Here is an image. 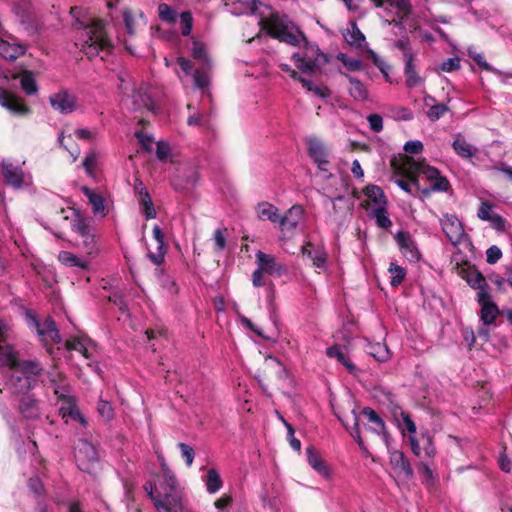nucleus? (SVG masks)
I'll use <instances>...</instances> for the list:
<instances>
[{"label": "nucleus", "mask_w": 512, "mask_h": 512, "mask_svg": "<svg viewBox=\"0 0 512 512\" xmlns=\"http://www.w3.org/2000/svg\"><path fill=\"white\" fill-rule=\"evenodd\" d=\"M203 481L205 483L206 490L209 494L217 493L223 486L222 479L218 471L214 468H211L207 471V474L204 476Z\"/></svg>", "instance_id": "obj_38"}, {"label": "nucleus", "mask_w": 512, "mask_h": 512, "mask_svg": "<svg viewBox=\"0 0 512 512\" xmlns=\"http://www.w3.org/2000/svg\"><path fill=\"white\" fill-rule=\"evenodd\" d=\"M481 305L480 319L485 326L492 325L499 315L498 306L490 300V297L477 298Z\"/></svg>", "instance_id": "obj_23"}, {"label": "nucleus", "mask_w": 512, "mask_h": 512, "mask_svg": "<svg viewBox=\"0 0 512 512\" xmlns=\"http://www.w3.org/2000/svg\"><path fill=\"white\" fill-rule=\"evenodd\" d=\"M493 205L489 201H481L477 211V217L482 221L490 220L491 216H493Z\"/></svg>", "instance_id": "obj_57"}, {"label": "nucleus", "mask_w": 512, "mask_h": 512, "mask_svg": "<svg viewBox=\"0 0 512 512\" xmlns=\"http://www.w3.org/2000/svg\"><path fill=\"white\" fill-rule=\"evenodd\" d=\"M442 231L452 245L456 246L467 237L462 222L455 214H444L440 219Z\"/></svg>", "instance_id": "obj_8"}, {"label": "nucleus", "mask_w": 512, "mask_h": 512, "mask_svg": "<svg viewBox=\"0 0 512 512\" xmlns=\"http://www.w3.org/2000/svg\"><path fill=\"white\" fill-rule=\"evenodd\" d=\"M232 501L233 499L231 495L223 494L214 502V506L219 512H228L227 508L231 506Z\"/></svg>", "instance_id": "obj_64"}, {"label": "nucleus", "mask_w": 512, "mask_h": 512, "mask_svg": "<svg viewBox=\"0 0 512 512\" xmlns=\"http://www.w3.org/2000/svg\"><path fill=\"white\" fill-rule=\"evenodd\" d=\"M395 240L399 246L401 253L411 262L420 259V252L416 247L414 240L409 233L400 231L395 235Z\"/></svg>", "instance_id": "obj_15"}, {"label": "nucleus", "mask_w": 512, "mask_h": 512, "mask_svg": "<svg viewBox=\"0 0 512 512\" xmlns=\"http://www.w3.org/2000/svg\"><path fill=\"white\" fill-rule=\"evenodd\" d=\"M18 409L25 419H36L40 415L39 402L30 394L21 397Z\"/></svg>", "instance_id": "obj_21"}, {"label": "nucleus", "mask_w": 512, "mask_h": 512, "mask_svg": "<svg viewBox=\"0 0 512 512\" xmlns=\"http://www.w3.org/2000/svg\"><path fill=\"white\" fill-rule=\"evenodd\" d=\"M81 190L92 205L93 213L105 216L107 214V209L104 197L86 186H83Z\"/></svg>", "instance_id": "obj_29"}, {"label": "nucleus", "mask_w": 512, "mask_h": 512, "mask_svg": "<svg viewBox=\"0 0 512 512\" xmlns=\"http://www.w3.org/2000/svg\"><path fill=\"white\" fill-rule=\"evenodd\" d=\"M37 335L40 337V340L43 343H47V341H51L52 343L59 344L62 341L60 332L56 326L55 321L48 317L41 324L40 329L37 332Z\"/></svg>", "instance_id": "obj_20"}, {"label": "nucleus", "mask_w": 512, "mask_h": 512, "mask_svg": "<svg viewBox=\"0 0 512 512\" xmlns=\"http://www.w3.org/2000/svg\"><path fill=\"white\" fill-rule=\"evenodd\" d=\"M337 58L349 71H359L363 68L361 60L357 58L349 57L344 53H339Z\"/></svg>", "instance_id": "obj_51"}, {"label": "nucleus", "mask_w": 512, "mask_h": 512, "mask_svg": "<svg viewBox=\"0 0 512 512\" xmlns=\"http://www.w3.org/2000/svg\"><path fill=\"white\" fill-rule=\"evenodd\" d=\"M52 108L61 114H70L76 110L77 97L68 90H61L49 97Z\"/></svg>", "instance_id": "obj_11"}, {"label": "nucleus", "mask_w": 512, "mask_h": 512, "mask_svg": "<svg viewBox=\"0 0 512 512\" xmlns=\"http://www.w3.org/2000/svg\"><path fill=\"white\" fill-rule=\"evenodd\" d=\"M161 467L163 473L158 484L146 482L143 488L158 512H183L177 479L165 462Z\"/></svg>", "instance_id": "obj_3"}, {"label": "nucleus", "mask_w": 512, "mask_h": 512, "mask_svg": "<svg viewBox=\"0 0 512 512\" xmlns=\"http://www.w3.org/2000/svg\"><path fill=\"white\" fill-rule=\"evenodd\" d=\"M390 462L395 469L404 473L405 476L410 477L413 475L411 465L402 452L397 450L391 452Z\"/></svg>", "instance_id": "obj_35"}, {"label": "nucleus", "mask_w": 512, "mask_h": 512, "mask_svg": "<svg viewBox=\"0 0 512 512\" xmlns=\"http://www.w3.org/2000/svg\"><path fill=\"white\" fill-rule=\"evenodd\" d=\"M369 354L379 362H384L389 358V350L387 346L381 343L371 346Z\"/></svg>", "instance_id": "obj_52"}, {"label": "nucleus", "mask_w": 512, "mask_h": 512, "mask_svg": "<svg viewBox=\"0 0 512 512\" xmlns=\"http://www.w3.org/2000/svg\"><path fill=\"white\" fill-rule=\"evenodd\" d=\"M270 34L281 42L299 46L305 40L304 34L287 18L275 16L271 19Z\"/></svg>", "instance_id": "obj_5"}, {"label": "nucleus", "mask_w": 512, "mask_h": 512, "mask_svg": "<svg viewBox=\"0 0 512 512\" xmlns=\"http://www.w3.org/2000/svg\"><path fill=\"white\" fill-rule=\"evenodd\" d=\"M159 18L166 23H174L177 20V12L168 4L161 3L158 6Z\"/></svg>", "instance_id": "obj_49"}, {"label": "nucleus", "mask_w": 512, "mask_h": 512, "mask_svg": "<svg viewBox=\"0 0 512 512\" xmlns=\"http://www.w3.org/2000/svg\"><path fill=\"white\" fill-rule=\"evenodd\" d=\"M302 254L310 258L316 267H325L326 253L322 248H313L311 243H307L302 247Z\"/></svg>", "instance_id": "obj_32"}, {"label": "nucleus", "mask_w": 512, "mask_h": 512, "mask_svg": "<svg viewBox=\"0 0 512 512\" xmlns=\"http://www.w3.org/2000/svg\"><path fill=\"white\" fill-rule=\"evenodd\" d=\"M26 48L21 43L15 41L11 35L6 36L2 33L0 36V56L6 60L13 61L24 55Z\"/></svg>", "instance_id": "obj_13"}, {"label": "nucleus", "mask_w": 512, "mask_h": 512, "mask_svg": "<svg viewBox=\"0 0 512 512\" xmlns=\"http://www.w3.org/2000/svg\"><path fill=\"white\" fill-rule=\"evenodd\" d=\"M365 196L377 206H386L387 200L383 190L377 185H368L364 189Z\"/></svg>", "instance_id": "obj_42"}, {"label": "nucleus", "mask_w": 512, "mask_h": 512, "mask_svg": "<svg viewBox=\"0 0 512 512\" xmlns=\"http://www.w3.org/2000/svg\"><path fill=\"white\" fill-rule=\"evenodd\" d=\"M71 402H73V399ZM60 413L64 418L69 417L72 420L79 421L83 426L87 424L84 416L79 412L75 405H72V403H70L68 407H61Z\"/></svg>", "instance_id": "obj_47"}, {"label": "nucleus", "mask_w": 512, "mask_h": 512, "mask_svg": "<svg viewBox=\"0 0 512 512\" xmlns=\"http://www.w3.org/2000/svg\"><path fill=\"white\" fill-rule=\"evenodd\" d=\"M97 411L101 417L109 421L114 416V409L110 402L100 399L97 404Z\"/></svg>", "instance_id": "obj_54"}, {"label": "nucleus", "mask_w": 512, "mask_h": 512, "mask_svg": "<svg viewBox=\"0 0 512 512\" xmlns=\"http://www.w3.org/2000/svg\"><path fill=\"white\" fill-rule=\"evenodd\" d=\"M192 55L194 59L200 61L203 64V66L207 68L210 66L209 58L207 56L205 47L202 43L196 41L193 42Z\"/></svg>", "instance_id": "obj_50"}, {"label": "nucleus", "mask_w": 512, "mask_h": 512, "mask_svg": "<svg viewBox=\"0 0 512 512\" xmlns=\"http://www.w3.org/2000/svg\"><path fill=\"white\" fill-rule=\"evenodd\" d=\"M0 105L15 115H26L30 109L19 98L0 87Z\"/></svg>", "instance_id": "obj_16"}, {"label": "nucleus", "mask_w": 512, "mask_h": 512, "mask_svg": "<svg viewBox=\"0 0 512 512\" xmlns=\"http://www.w3.org/2000/svg\"><path fill=\"white\" fill-rule=\"evenodd\" d=\"M452 147L458 156L466 159L472 158L477 150L461 134L456 136Z\"/></svg>", "instance_id": "obj_33"}, {"label": "nucleus", "mask_w": 512, "mask_h": 512, "mask_svg": "<svg viewBox=\"0 0 512 512\" xmlns=\"http://www.w3.org/2000/svg\"><path fill=\"white\" fill-rule=\"evenodd\" d=\"M307 461L309 465L317 471L321 476L327 478L329 476V469L321 460V458L314 452L312 446L307 447Z\"/></svg>", "instance_id": "obj_39"}, {"label": "nucleus", "mask_w": 512, "mask_h": 512, "mask_svg": "<svg viewBox=\"0 0 512 512\" xmlns=\"http://www.w3.org/2000/svg\"><path fill=\"white\" fill-rule=\"evenodd\" d=\"M469 56L481 67L483 70L489 72L499 73L498 70L493 68L484 58V55L481 53H476L471 50L468 51Z\"/></svg>", "instance_id": "obj_58"}, {"label": "nucleus", "mask_w": 512, "mask_h": 512, "mask_svg": "<svg viewBox=\"0 0 512 512\" xmlns=\"http://www.w3.org/2000/svg\"><path fill=\"white\" fill-rule=\"evenodd\" d=\"M261 2L259 0H226V6L234 15H253L257 12Z\"/></svg>", "instance_id": "obj_18"}, {"label": "nucleus", "mask_w": 512, "mask_h": 512, "mask_svg": "<svg viewBox=\"0 0 512 512\" xmlns=\"http://www.w3.org/2000/svg\"><path fill=\"white\" fill-rule=\"evenodd\" d=\"M2 174L5 182L15 189L30 184V176L23 169L9 160L2 162Z\"/></svg>", "instance_id": "obj_9"}, {"label": "nucleus", "mask_w": 512, "mask_h": 512, "mask_svg": "<svg viewBox=\"0 0 512 512\" xmlns=\"http://www.w3.org/2000/svg\"><path fill=\"white\" fill-rule=\"evenodd\" d=\"M257 214L261 220H269L277 223L279 220L278 208L268 202H261L257 205Z\"/></svg>", "instance_id": "obj_40"}, {"label": "nucleus", "mask_w": 512, "mask_h": 512, "mask_svg": "<svg viewBox=\"0 0 512 512\" xmlns=\"http://www.w3.org/2000/svg\"><path fill=\"white\" fill-rule=\"evenodd\" d=\"M194 84L199 89H205L209 85V76L205 70L197 69L193 75Z\"/></svg>", "instance_id": "obj_59"}, {"label": "nucleus", "mask_w": 512, "mask_h": 512, "mask_svg": "<svg viewBox=\"0 0 512 512\" xmlns=\"http://www.w3.org/2000/svg\"><path fill=\"white\" fill-rule=\"evenodd\" d=\"M308 154L317 164L319 170L327 173L329 165V153L326 146L316 137L307 140Z\"/></svg>", "instance_id": "obj_12"}, {"label": "nucleus", "mask_w": 512, "mask_h": 512, "mask_svg": "<svg viewBox=\"0 0 512 512\" xmlns=\"http://www.w3.org/2000/svg\"><path fill=\"white\" fill-rule=\"evenodd\" d=\"M346 77L350 83V87H349L350 95L354 99L359 100V101L366 100L368 98V91H367L366 87L364 86V84L351 75H346Z\"/></svg>", "instance_id": "obj_41"}, {"label": "nucleus", "mask_w": 512, "mask_h": 512, "mask_svg": "<svg viewBox=\"0 0 512 512\" xmlns=\"http://www.w3.org/2000/svg\"><path fill=\"white\" fill-rule=\"evenodd\" d=\"M373 218L376 221L378 227L387 229L392 226V221L389 218L386 206L374 207L371 211Z\"/></svg>", "instance_id": "obj_43"}, {"label": "nucleus", "mask_w": 512, "mask_h": 512, "mask_svg": "<svg viewBox=\"0 0 512 512\" xmlns=\"http://www.w3.org/2000/svg\"><path fill=\"white\" fill-rule=\"evenodd\" d=\"M460 68V58L459 57H453L445 60L441 63L439 68L437 69V72H453Z\"/></svg>", "instance_id": "obj_60"}, {"label": "nucleus", "mask_w": 512, "mask_h": 512, "mask_svg": "<svg viewBox=\"0 0 512 512\" xmlns=\"http://www.w3.org/2000/svg\"><path fill=\"white\" fill-rule=\"evenodd\" d=\"M11 328L7 321L0 320V368H6L5 388L12 394H27L37 383L43 371L37 360H19L15 349L7 343Z\"/></svg>", "instance_id": "obj_1"}, {"label": "nucleus", "mask_w": 512, "mask_h": 512, "mask_svg": "<svg viewBox=\"0 0 512 512\" xmlns=\"http://www.w3.org/2000/svg\"><path fill=\"white\" fill-rule=\"evenodd\" d=\"M343 37L349 45H353L358 48L361 47L362 43L365 41L364 34L360 31L354 21L349 23V27L346 32L343 33Z\"/></svg>", "instance_id": "obj_36"}, {"label": "nucleus", "mask_w": 512, "mask_h": 512, "mask_svg": "<svg viewBox=\"0 0 512 512\" xmlns=\"http://www.w3.org/2000/svg\"><path fill=\"white\" fill-rule=\"evenodd\" d=\"M70 14L75 19L74 27L78 35L76 45L80 46L88 58L99 56L101 60H105L114 49L105 23L87 16L80 7L71 8Z\"/></svg>", "instance_id": "obj_2"}, {"label": "nucleus", "mask_w": 512, "mask_h": 512, "mask_svg": "<svg viewBox=\"0 0 512 512\" xmlns=\"http://www.w3.org/2000/svg\"><path fill=\"white\" fill-rule=\"evenodd\" d=\"M362 415L366 416L369 422H372L376 426L371 430L380 435L385 442L386 446L389 448L391 437L386 430V425L383 419L370 407H365L362 410Z\"/></svg>", "instance_id": "obj_19"}, {"label": "nucleus", "mask_w": 512, "mask_h": 512, "mask_svg": "<svg viewBox=\"0 0 512 512\" xmlns=\"http://www.w3.org/2000/svg\"><path fill=\"white\" fill-rule=\"evenodd\" d=\"M465 279L471 288L478 290L477 298L490 297L487 281L479 271H469Z\"/></svg>", "instance_id": "obj_24"}, {"label": "nucleus", "mask_w": 512, "mask_h": 512, "mask_svg": "<svg viewBox=\"0 0 512 512\" xmlns=\"http://www.w3.org/2000/svg\"><path fill=\"white\" fill-rule=\"evenodd\" d=\"M177 447L180 450L181 457L184 459L186 466L191 467L195 458L193 447L183 442L178 443Z\"/></svg>", "instance_id": "obj_53"}, {"label": "nucleus", "mask_w": 512, "mask_h": 512, "mask_svg": "<svg viewBox=\"0 0 512 512\" xmlns=\"http://www.w3.org/2000/svg\"><path fill=\"white\" fill-rule=\"evenodd\" d=\"M181 33L184 36H188L191 33L193 26V17L191 12L184 11L180 14Z\"/></svg>", "instance_id": "obj_55"}, {"label": "nucleus", "mask_w": 512, "mask_h": 512, "mask_svg": "<svg viewBox=\"0 0 512 512\" xmlns=\"http://www.w3.org/2000/svg\"><path fill=\"white\" fill-rule=\"evenodd\" d=\"M94 346V343L91 339L81 336V337H73L66 341L65 347L67 350H75L80 352L86 359H90L92 354L90 352V348Z\"/></svg>", "instance_id": "obj_27"}, {"label": "nucleus", "mask_w": 512, "mask_h": 512, "mask_svg": "<svg viewBox=\"0 0 512 512\" xmlns=\"http://www.w3.org/2000/svg\"><path fill=\"white\" fill-rule=\"evenodd\" d=\"M328 201L332 204L330 215L337 221L350 214L354 207L352 199L343 195L335 198L325 196L324 204L326 205Z\"/></svg>", "instance_id": "obj_14"}, {"label": "nucleus", "mask_w": 512, "mask_h": 512, "mask_svg": "<svg viewBox=\"0 0 512 512\" xmlns=\"http://www.w3.org/2000/svg\"><path fill=\"white\" fill-rule=\"evenodd\" d=\"M80 238L82 239L81 247L85 250L87 254H94L97 252L98 249L95 240V232L89 234L88 236H82Z\"/></svg>", "instance_id": "obj_56"}, {"label": "nucleus", "mask_w": 512, "mask_h": 512, "mask_svg": "<svg viewBox=\"0 0 512 512\" xmlns=\"http://www.w3.org/2000/svg\"><path fill=\"white\" fill-rule=\"evenodd\" d=\"M388 271L391 274L390 285L392 287L400 285L406 276V270L396 263H390Z\"/></svg>", "instance_id": "obj_45"}, {"label": "nucleus", "mask_w": 512, "mask_h": 512, "mask_svg": "<svg viewBox=\"0 0 512 512\" xmlns=\"http://www.w3.org/2000/svg\"><path fill=\"white\" fill-rule=\"evenodd\" d=\"M74 457L77 467L86 473L92 474L99 465L96 448L86 439H79L75 444Z\"/></svg>", "instance_id": "obj_7"}, {"label": "nucleus", "mask_w": 512, "mask_h": 512, "mask_svg": "<svg viewBox=\"0 0 512 512\" xmlns=\"http://www.w3.org/2000/svg\"><path fill=\"white\" fill-rule=\"evenodd\" d=\"M304 43V51L296 52L292 55L296 67L303 73L312 74L316 69L328 62L327 55L322 53L315 43H310L306 39Z\"/></svg>", "instance_id": "obj_4"}, {"label": "nucleus", "mask_w": 512, "mask_h": 512, "mask_svg": "<svg viewBox=\"0 0 512 512\" xmlns=\"http://www.w3.org/2000/svg\"><path fill=\"white\" fill-rule=\"evenodd\" d=\"M31 2L32 0H17L15 4L14 11L23 24L30 22L31 13L28 6Z\"/></svg>", "instance_id": "obj_44"}, {"label": "nucleus", "mask_w": 512, "mask_h": 512, "mask_svg": "<svg viewBox=\"0 0 512 512\" xmlns=\"http://www.w3.org/2000/svg\"><path fill=\"white\" fill-rule=\"evenodd\" d=\"M378 8L384 7V2L389 4V7L395 9L394 16L396 19L387 21L389 25H394L398 28H403V21L406 20L412 11L409 0H371ZM346 7L350 11H357L360 7L362 0H343Z\"/></svg>", "instance_id": "obj_6"}, {"label": "nucleus", "mask_w": 512, "mask_h": 512, "mask_svg": "<svg viewBox=\"0 0 512 512\" xmlns=\"http://www.w3.org/2000/svg\"><path fill=\"white\" fill-rule=\"evenodd\" d=\"M51 387L55 395L61 400H65L68 404L71 403L72 397L69 395V384L67 379L58 372L52 371L47 373Z\"/></svg>", "instance_id": "obj_17"}, {"label": "nucleus", "mask_w": 512, "mask_h": 512, "mask_svg": "<svg viewBox=\"0 0 512 512\" xmlns=\"http://www.w3.org/2000/svg\"><path fill=\"white\" fill-rule=\"evenodd\" d=\"M367 121L369 123L370 129L375 132L379 133L383 130V118L381 115L377 113H373L368 115Z\"/></svg>", "instance_id": "obj_62"}, {"label": "nucleus", "mask_w": 512, "mask_h": 512, "mask_svg": "<svg viewBox=\"0 0 512 512\" xmlns=\"http://www.w3.org/2000/svg\"><path fill=\"white\" fill-rule=\"evenodd\" d=\"M395 48L402 51L403 53V61H406L408 59H415L416 54L412 51V48L410 46V41L407 36H404L394 43Z\"/></svg>", "instance_id": "obj_46"}, {"label": "nucleus", "mask_w": 512, "mask_h": 512, "mask_svg": "<svg viewBox=\"0 0 512 512\" xmlns=\"http://www.w3.org/2000/svg\"><path fill=\"white\" fill-rule=\"evenodd\" d=\"M448 110L447 106L444 104H435L430 107L427 112V116L431 121H437L440 119Z\"/></svg>", "instance_id": "obj_61"}, {"label": "nucleus", "mask_w": 512, "mask_h": 512, "mask_svg": "<svg viewBox=\"0 0 512 512\" xmlns=\"http://www.w3.org/2000/svg\"><path fill=\"white\" fill-rule=\"evenodd\" d=\"M257 266L272 277H281L287 273V266L279 262L274 255L258 251L255 254Z\"/></svg>", "instance_id": "obj_10"}, {"label": "nucleus", "mask_w": 512, "mask_h": 512, "mask_svg": "<svg viewBox=\"0 0 512 512\" xmlns=\"http://www.w3.org/2000/svg\"><path fill=\"white\" fill-rule=\"evenodd\" d=\"M58 260L61 264L67 267H74L81 270H86L89 267V262L83 258L69 251H61L58 254Z\"/></svg>", "instance_id": "obj_30"}, {"label": "nucleus", "mask_w": 512, "mask_h": 512, "mask_svg": "<svg viewBox=\"0 0 512 512\" xmlns=\"http://www.w3.org/2000/svg\"><path fill=\"white\" fill-rule=\"evenodd\" d=\"M132 96H131V109L136 111L140 110L141 108H146L152 112H156V107L151 99V97L147 93H143L141 91L135 92L132 89Z\"/></svg>", "instance_id": "obj_31"}, {"label": "nucleus", "mask_w": 512, "mask_h": 512, "mask_svg": "<svg viewBox=\"0 0 512 512\" xmlns=\"http://www.w3.org/2000/svg\"><path fill=\"white\" fill-rule=\"evenodd\" d=\"M421 172L431 182V187L434 191L445 192L448 190L450 184L449 181L440 175V172L431 166H424L421 168Z\"/></svg>", "instance_id": "obj_25"}, {"label": "nucleus", "mask_w": 512, "mask_h": 512, "mask_svg": "<svg viewBox=\"0 0 512 512\" xmlns=\"http://www.w3.org/2000/svg\"><path fill=\"white\" fill-rule=\"evenodd\" d=\"M414 61L415 59H408L404 61L403 72L405 76V84L408 88H415L424 83V78L418 74Z\"/></svg>", "instance_id": "obj_28"}, {"label": "nucleus", "mask_w": 512, "mask_h": 512, "mask_svg": "<svg viewBox=\"0 0 512 512\" xmlns=\"http://www.w3.org/2000/svg\"><path fill=\"white\" fill-rule=\"evenodd\" d=\"M137 200L141 209L142 214L146 220L154 219L157 216V212L154 208V204L149 192H142L137 195Z\"/></svg>", "instance_id": "obj_37"}, {"label": "nucleus", "mask_w": 512, "mask_h": 512, "mask_svg": "<svg viewBox=\"0 0 512 512\" xmlns=\"http://www.w3.org/2000/svg\"><path fill=\"white\" fill-rule=\"evenodd\" d=\"M74 214L75 216L71 221V228L79 235V237L88 236L89 234L94 233V229L90 225L88 219L80 215L78 212H74Z\"/></svg>", "instance_id": "obj_34"}, {"label": "nucleus", "mask_w": 512, "mask_h": 512, "mask_svg": "<svg viewBox=\"0 0 512 512\" xmlns=\"http://www.w3.org/2000/svg\"><path fill=\"white\" fill-rule=\"evenodd\" d=\"M152 233H153V238L156 240V242L158 244L157 252H149L147 254V256L151 260L152 263L159 266L164 262L165 254H166L164 234L159 226H155L153 228Z\"/></svg>", "instance_id": "obj_26"}, {"label": "nucleus", "mask_w": 512, "mask_h": 512, "mask_svg": "<svg viewBox=\"0 0 512 512\" xmlns=\"http://www.w3.org/2000/svg\"><path fill=\"white\" fill-rule=\"evenodd\" d=\"M303 209L301 206H292L284 216L279 215L278 224L283 231L294 230L302 217Z\"/></svg>", "instance_id": "obj_22"}, {"label": "nucleus", "mask_w": 512, "mask_h": 512, "mask_svg": "<svg viewBox=\"0 0 512 512\" xmlns=\"http://www.w3.org/2000/svg\"><path fill=\"white\" fill-rule=\"evenodd\" d=\"M22 89L28 95H34L38 91V87L36 85L35 79L31 72H25L20 81Z\"/></svg>", "instance_id": "obj_48"}, {"label": "nucleus", "mask_w": 512, "mask_h": 512, "mask_svg": "<svg viewBox=\"0 0 512 512\" xmlns=\"http://www.w3.org/2000/svg\"><path fill=\"white\" fill-rule=\"evenodd\" d=\"M97 157H98L97 153L94 151H91L90 153H88L85 156V158L83 160V167L89 176L93 175V167L95 166V164L97 162Z\"/></svg>", "instance_id": "obj_63"}]
</instances>
